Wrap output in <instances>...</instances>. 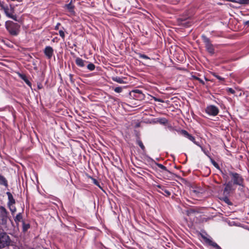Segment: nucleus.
<instances>
[{
  "instance_id": "1",
  "label": "nucleus",
  "mask_w": 249,
  "mask_h": 249,
  "mask_svg": "<svg viewBox=\"0 0 249 249\" xmlns=\"http://www.w3.org/2000/svg\"><path fill=\"white\" fill-rule=\"evenodd\" d=\"M5 26L10 35L16 36L19 34L20 26L18 23L8 20L5 22Z\"/></svg>"
},
{
  "instance_id": "2",
  "label": "nucleus",
  "mask_w": 249,
  "mask_h": 249,
  "mask_svg": "<svg viewBox=\"0 0 249 249\" xmlns=\"http://www.w3.org/2000/svg\"><path fill=\"white\" fill-rule=\"evenodd\" d=\"M229 175L231 177L232 184L235 185L239 186V189L240 190H242L244 186V178L242 177V176L237 173L232 172L230 171L229 172Z\"/></svg>"
},
{
  "instance_id": "3",
  "label": "nucleus",
  "mask_w": 249,
  "mask_h": 249,
  "mask_svg": "<svg viewBox=\"0 0 249 249\" xmlns=\"http://www.w3.org/2000/svg\"><path fill=\"white\" fill-rule=\"evenodd\" d=\"M9 236L5 232L0 233V248H3L9 246L11 243Z\"/></svg>"
},
{
  "instance_id": "4",
  "label": "nucleus",
  "mask_w": 249,
  "mask_h": 249,
  "mask_svg": "<svg viewBox=\"0 0 249 249\" xmlns=\"http://www.w3.org/2000/svg\"><path fill=\"white\" fill-rule=\"evenodd\" d=\"M224 186L225 188L223 190V195L230 196L231 193H233L235 190L234 185L232 184V181H226L224 184Z\"/></svg>"
},
{
  "instance_id": "5",
  "label": "nucleus",
  "mask_w": 249,
  "mask_h": 249,
  "mask_svg": "<svg viewBox=\"0 0 249 249\" xmlns=\"http://www.w3.org/2000/svg\"><path fill=\"white\" fill-rule=\"evenodd\" d=\"M203 41L205 43L206 50L211 54L214 53V49L213 45L211 43L210 39L204 35L201 36Z\"/></svg>"
},
{
  "instance_id": "6",
  "label": "nucleus",
  "mask_w": 249,
  "mask_h": 249,
  "mask_svg": "<svg viewBox=\"0 0 249 249\" xmlns=\"http://www.w3.org/2000/svg\"><path fill=\"white\" fill-rule=\"evenodd\" d=\"M8 219V212L3 206H0V223L5 225Z\"/></svg>"
},
{
  "instance_id": "7",
  "label": "nucleus",
  "mask_w": 249,
  "mask_h": 249,
  "mask_svg": "<svg viewBox=\"0 0 249 249\" xmlns=\"http://www.w3.org/2000/svg\"><path fill=\"white\" fill-rule=\"evenodd\" d=\"M206 112L210 116H215L219 113V109L214 105H210L205 109Z\"/></svg>"
},
{
  "instance_id": "8",
  "label": "nucleus",
  "mask_w": 249,
  "mask_h": 249,
  "mask_svg": "<svg viewBox=\"0 0 249 249\" xmlns=\"http://www.w3.org/2000/svg\"><path fill=\"white\" fill-rule=\"evenodd\" d=\"M0 8L1 10L4 11L5 14L7 17L10 16L11 13L14 12V8L11 5L10 8H9L8 5L5 4L3 1H0Z\"/></svg>"
},
{
  "instance_id": "9",
  "label": "nucleus",
  "mask_w": 249,
  "mask_h": 249,
  "mask_svg": "<svg viewBox=\"0 0 249 249\" xmlns=\"http://www.w3.org/2000/svg\"><path fill=\"white\" fill-rule=\"evenodd\" d=\"M201 237L206 243L208 244L211 246H213L215 249H222L221 247L219 246L216 243L213 242L210 237L208 238L206 236L203 234H201Z\"/></svg>"
},
{
  "instance_id": "10",
  "label": "nucleus",
  "mask_w": 249,
  "mask_h": 249,
  "mask_svg": "<svg viewBox=\"0 0 249 249\" xmlns=\"http://www.w3.org/2000/svg\"><path fill=\"white\" fill-rule=\"evenodd\" d=\"M44 53L48 59H51L53 54V50L51 46H46L44 49Z\"/></svg>"
},
{
  "instance_id": "11",
  "label": "nucleus",
  "mask_w": 249,
  "mask_h": 249,
  "mask_svg": "<svg viewBox=\"0 0 249 249\" xmlns=\"http://www.w3.org/2000/svg\"><path fill=\"white\" fill-rule=\"evenodd\" d=\"M157 187L160 189V190L158 191L159 192L165 196H168L171 195V192L165 189L164 186L161 185H157Z\"/></svg>"
},
{
  "instance_id": "12",
  "label": "nucleus",
  "mask_w": 249,
  "mask_h": 249,
  "mask_svg": "<svg viewBox=\"0 0 249 249\" xmlns=\"http://www.w3.org/2000/svg\"><path fill=\"white\" fill-rule=\"evenodd\" d=\"M6 195H7L8 198L7 205L10 206L11 205H14L15 203V200L12 194L10 192H7L6 193Z\"/></svg>"
},
{
  "instance_id": "13",
  "label": "nucleus",
  "mask_w": 249,
  "mask_h": 249,
  "mask_svg": "<svg viewBox=\"0 0 249 249\" xmlns=\"http://www.w3.org/2000/svg\"><path fill=\"white\" fill-rule=\"evenodd\" d=\"M181 133L183 134L185 137L188 138L189 140L191 141L192 142H194L195 141V138L194 137L190 135L188 133V132L185 130H181Z\"/></svg>"
},
{
  "instance_id": "14",
  "label": "nucleus",
  "mask_w": 249,
  "mask_h": 249,
  "mask_svg": "<svg viewBox=\"0 0 249 249\" xmlns=\"http://www.w3.org/2000/svg\"><path fill=\"white\" fill-rule=\"evenodd\" d=\"M86 62V61L83 60L82 59L77 57L75 59V63L76 64L80 67H83L85 66V63Z\"/></svg>"
},
{
  "instance_id": "15",
  "label": "nucleus",
  "mask_w": 249,
  "mask_h": 249,
  "mask_svg": "<svg viewBox=\"0 0 249 249\" xmlns=\"http://www.w3.org/2000/svg\"><path fill=\"white\" fill-rule=\"evenodd\" d=\"M125 79L124 78L119 77V76H113L112 77V80L113 81L116 82L120 84H124L126 83L124 81V79Z\"/></svg>"
},
{
  "instance_id": "16",
  "label": "nucleus",
  "mask_w": 249,
  "mask_h": 249,
  "mask_svg": "<svg viewBox=\"0 0 249 249\" xmlns=\"http://www.w3.org/2000/svg\"><path fill=\"white\" fill-rule=\"evenodd\" d=\"M226 196V195H223V196L220 198V199L224 202H225L226 203H227L229 205H232V202L230 200L229 198V196Z\"/></svg>"
},
{
  "instance_id": "17",
  "label": "nucleus",
  "mask_w": 249,
  "mask_h": 249,
  "mask_svg": "<svg viewBox=\"0 0 249 249\" xmlns=\"http://www.w3.org/2000/svg\"><path fill=\"white\" fill-rule=\"evenodd\" d=\"M0 184L5 187L8 186L7 181L6 179L0 174Z\"/></svg>"
},
{
  "instance_id": "18",
  "label": "nucleus",
  "mask_w": 249,
  "mask_h": 249,
  "mask_svg": "<svg viewBox=\"0 0 249 249\" xmlns=\"http://www.w3.org/2000/svg\"><path fill=\"white\" fill-rule=\"evenodd\" d=\"M65 7L68 9L71 13H74V6L71 4V2L69 4H66Z\"/></svg>"
},
{
  "instance_id": "19",
  "label": "nucleus",
  "mask_w": 249,
  "mask_h": 249,
  "mask_svg": "<svg viewBox=\"0 0 249 249\" xmlns=\"http://www.w3.org/2000/svg\"><path fill=\"white\" fill-rule=\"evenodd\" d=\"M22 214L21 213H18L14 218V220L17 224H18L22 220Z\"/></svg>"
},
{
  "instance_id": "20",
  "label": "nucleus",
  "mask_w": 249,
  "mask_h": 249,
  "mask_svg": "<svg viewBox=\"0 0 249 249\" xmlns=\"http://www.w3.org/2000/svg\"><path fill=\"white\" fill-rule=\"evenodd\" d=\"M137 143L139 145V146L141 148V149L143 151L145 150V147H144L143 143L140 140L138 139L137 140Z\"/></svg>"
},
{
  "instance_id": "21",
  "label": "nucleus",
  "mask_w": 249,
  "mask_h": 249,
  "mask_svg": "<svg viewBox=\"0 0 249 249\" xmlns=\"http://www.w3.org/2000/svg\"><path fill=\"white\" fill-rule=\"evenodd\" d=\"M9 210H10L11 213L12 214H13L16 212V207L14 206V205H10V206H8Z\"/></svg>"
},
{
  "instance_id": "22",
  "label": "nucleus",
  "mask_w": 249,
  "mask_h": 249,
  "mask_svg": "<svg viewBox=\"0 0 249 249\" xmlns=\"http://www.w3.org/2000/svg\"><path fill=\"white\" fill-rule=\"evenodd\" d=\"M20 77L28 85H29V86H31V84L30 82L28 80V79L27 78L26 76L21 75Z\"/></svg>"
},
{
  "instance_id": "23",
  "label": "nucleus",
  "mask_w": 249,
  "mask_h": 249,
  "mask_svg": "<svg viewBox=\"0 0 249 249\" xmlns=\"http://www.w3.org/2000/svg\"><path fill=\"white\" fill-rule=\"evenodd\" d=\"M30 228V225L29 224H26L23 222V231H26Z\"/></svg>"
},
{
  "instance_id": "24",
  "label": "nucleus",
  "mask_w": 249,
  "mask_h": 249,
  "mask_svg": "<svg viewBox=\"0 0 249 249\" xmlns=\"http://www.w3.org/2000/svg\"><path fill=\"white\" fill-rule=\"evenodd\" d=\"M87 68L90 71H93L95 69V65L92 63H89L87 66Z\"/></svg>"
},
{
  "instance_id": "25",
  "label": "nucleus",
  "mask_w": 249,
  "mask_h": 249,
  "mask_svg": "<svg viewBox=\"0 0 249 249\" xmlns=\"http://www.w3.org/2000/svg\"><path fill=\"white\" fill-rule=\"evenodd\" d=\"M213 76H214L215 77H216L217 79H218V80H219L220 81H224L225 80V78H223L220 76H219L217 74H216V73H213Z\"/></svg>"
},
{
  "instance_id": "26",
  "label": "nucleus",
  "mask_w": 249,
  "mask_h": 249,
  "mask_svg": "<svg viewBox=\"0 0 249 249\" xmlns=\"http://www.w3.org/2000/svg\"><path fill=\"white\" fill-rule=\"evenodd\" d=\"M157 165L160 169H162V170H163L164 171H167V168L165 166H164L163 165H162V164H161L160 163H157Z\"/></svg>"
},
{
  "instance_id": "27",
  "label": "nucleus",
  "mask_w": 249,
  "mask_h": 249,
  "mask_svg": "<svg viewBox=\"0 0 249 249\" xmlns=\"http://www.w3.org/2000/svg\"><path fill=\"white\" fill-rule=\"evenodd\" d=\"M138 55L140 58H143V59H150V58L148 56H147L145 54H142V53H139Z\"/></svg>"
},
{
  "instance_id": "28",
  "label": "nucleus",
  "mask_w": 249,
  "mask_h": 249,
  "mask_svg": "<svg viewBox=\"0 0 249 249\" xmlns=\"http://www.w3.org/2000/svg\"><path fill=\"white\" fill-rule=\"evenodd\" d=\"M9 18H12L13 20L18 21V19L17 18V17L16 15H13V13H11L9 16L8 17Z\"/></svg>"
},
{
  "instance_id": "29",
  "label": "nucleus",
  "mask_w": 249,
  "mask_h": 249,
  "mask_svg": "<svg viewBox=\"0 0 249 249\" xmlns=\"http://www.w3.org/2000/svg\"><path fill=\"white\" fill-rule=\"evenodd\" d=\"M114 90L116 92L120 93L122 91V88L121 87H118L115 88Z\"/></svg>"
},
{
  "instance_id": "30",
  "label": "nucleus",
  "mask_w": 249,
  "mask_h": 249,
  "mask_svg": "<svg viewBox=\"0 0 249 249\" xmlns=\"http://www.w3.org/2000/svg\"><path fill=\"white\" fill-rule=\"evenodd\" d=\"M133 92L139 94L140 95V97H142L143 95L142 93V91H141L139 89L134 90H133Z\"/></svg>"
},
{
  "instance_id": "31",
  "label": "nucleus",
  "mask_w": 249,
  "mask_h": 249,
  "mask_svg": "<svg viewBox=\"0 0 249 249\" xmlns=\"http://www.w3.org/2000/svg\"><path fill=\"white\" fill-rule=\"evenodd\" d=\"M239 3L241 4H249V0H239Z\"/></svg>"
},
{
  "instance_id": "32",
  "label": "nucleus",
  "mask_w": 249,
  "mask_h": 249,
  "mask_svg": "<svg viewBox=\"0 0 249 249\" xmlns=\"http://www.w3.org/2000/svg\"><path fill=\"white\" fill-rule=\"evenodd\" d=\"M59 34L60 36L62 38H64V37H65V33H64V32L62 30H60L59 31Z\"/></svg>"
},
{
  "instance_id": "33",
  "label": "nucleus",
  "mask_w": 249,
  "mask_h": 249,
  "mask_svg": "<svg viewBox=\"0 0 249 249\" xmlns=\"http://www.w3.org/2000/svg\"><path fill=\"white\" fill-rule=\"evenodd\" d=\"M211 161H212V164L215 167H216L217 168H219L218 164L214 160H212Z\"/></svg>"
},
{
  "instance_id": "34",
  "label": "nucleus",
  "mask_w": 249,
  "mask_h": 249,
  "mask_svg": "<svg viewBox=\"0 0 249 249\" xmlns=\"http://www.w3.org/2000/svg\"><path fill=\"white\" fill-rule=\"evenodd\" d=\"M228 91L232 94H234L235 93V90L231 88H228Z\"/></svg>"
},
{
  "instance_id": "35",
  "label": "nucleus",
  "mask_w": 249,
  "mask_h": 249,
  "mask_svg": "<svg viewBox=\"0 0 249 249\" xmlns=\"http://www.w3.org/2000/svg\"><path fill=\"white\" fill-rule=\"evenodd\" d=\"M154 99L155 101H157V102H161V103L163 102V101L162 99H158V98H157L155 97H154Z\"/></svg>"
},
{
  "instance_id": "36",
  "label": "nucleus",
  "mask_w": 249,
  "mask_h": 249,
  "mask_svg": "<svg viewBox=\"0 0 249 249\" xmlns=\"http://www.w3.org/2000/svg\"><path fill=\"white\" fill-rule=\"evenodd\" d=\"M197 80L201 83H202V84H204V82L201 80V79H200L199 78H197Z\"/></svg>"
},
{
  "instance_id": "37",
  "label": "nucleus",
  "mask_w": 249,
  "mask_h": 249,
  "mask_svg": "<svg viewBox=\"0 0 249 249\" xmlns=\"http://www.w3.org/2000/svg\"><path fill=\"white\" fill-rule=\"evenodd\" d=\"M60 25V24L59 23H58L57 25L55 27V30H58L59 28V26Z\"/></svg>"
},
{
  "instance_id": "38",
  "label": "nucleus",
  "mask_w": 249,
  "mask_h": 249,
  "mask_svg": "<svg viewBox=\"0 0 249 249\" xmlns=\"http://www.w3.org/2000/svg\"><path fill=\"white\" fill-rule=\"evenodd\" d=\"M195 144H196V145L199 146L200 147V146H201L199 143L198 142H196V141H195L194 142H193Z\"/></svg>"
},
{
  "instance_id": "39",
  "label": "nucleus",
  "mask_w": 249,
  "mask_h": 249,
  "mask_svg": "<svg viewBox=\"0 0 249 249\" xmlns=\"http://www.w3.org/2000/svg\"><path fill=\"white\" fill-rule=\"evenodd\" d=\"M200 148H201V150L205 154H207L206 153V151L205 150V149L203 148V147L202 146H200Z\"/></svg>"
},
{
  "instance_id": "40",
  "label": "nucleus",
  "mask_w": 249,
  "mask_h": 249,
  "mask_svg": "<svg viewBox=\"0 0 249 249\" xmlns=\"http://www.w3.org/2000/svg\"><path fill=\"white\" fill-rule=\"evenodd\" d=\"M93 182L95 184L98 185V182L96 179H94Z\"/></svg>"
},
{
  "instance_id": "41",
  "label": "nucleus",
  "mask_w": 249,
  "mask_h": 249,
  "mask_svg": "<svg viewBox=\"0 0 249 249\" xmlns=\"http://www.w3.org/2000/svg\"><path fill=\"white\" fill-rule=\"evenodd\" d=\"M37 87L39 89H41L42 88V86L41 84H40L38 85Z\"/></svg>"
},
{
  "instance_id": "42",
  "label": "nucleus",
  "mask_w": 249,
  "mask_h": 249,
  "mask_svg": "<svg viewBox=\"0 0 249 249\" xmlns=\"http://www.w3.org/2000/svg\"><path fill=\"white\" fill-rule=\"evenodd\" d=\"M245 24L246 25H247L249 26V20H248V21H246L245 22Z\"/></svg>"
},
{
  "instance_id": "43",
  "label": "nucleus",
  "mask_w": 249,
  "mask_h": 249,
  "mask_svg": "<svg viewBox=\"0 0 249 249\" xmlns=\"http://www.w3.org/2000/svg\"><path fill=\"white\" fill-rule=\"evenodd\" d=\"M223 178L227 180V176L226 175H223Z\"/></svg>"
},
{
  "instance_id": "44",
  "label": "nucleus",
  "mask_w": 249,
  "mask_h": 249,
  "mask_svg": "<svg viewBox=\"0 0 249 249\" xmlns=\"http://www.w3.org/2000/svg\"><path fill=\"white\" fill-rule=\"evenodd\" d=\"M12 1H17L18 2H21L22 0H11Z\"/></svg>"
},
{
  "instance_id": "45",
  "label": "nucleus",
  "mask_w": 249,
  "mask_h": 249,
  "mask_svg": "<svg viewBox=\"0 0 249 249\" xmlns=\"http://www.w3.org/2000/svg\"><path fill=\"white\" fill-rule=\"evenodd\" d=\"M70 79H71V81H72V75L71 74H70Z\"/></svg>"
},
{
  "instance_id": "46",
  "label": "nucleus",
  "mask_w": 249,
  "mask_h": 249,
  "mask_svg": "<svg viewBox=\"0 0 249 249\" xmlns=\"http://www.w3.org/2000/svg\"><path fill=\"white\" fill-rule=\"evenodd\" d=\"M193 77L194 79H196V80H197V77L195 76H193Z\"/></svg>"
}]
</instances>
